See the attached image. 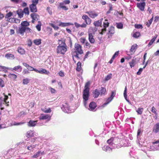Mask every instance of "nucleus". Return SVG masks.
Returning a JSON list of instances; mask_svg holds the SVG:
<instances>
[{"instance_id": "nucleus-1", "label": "nucleus", "mask_w": 159, "mask_h": 159, "mask_svg": "<svg viewBox=\"0 0 159 159\" xmlns=\"http://www.w3.org/2000/svg\"><path fill=\"white\" fill-rule=\"evenodd\" d=\"M59 45L56 49V52L57 54H64L67 50V46L64 40H58Z\"/></svg>"}, {"instance_id": "nucleus-2", "label": "nucleus", "mask_w": 159, "mask_h": 159, "mask_svg": "<svg viewBox=\"0 0 159 159\" xmlns=\"http://www.w3.org/2000/svg\"><path fill=\"white\" fill-rule=\"evenodd\" d=\"M90 84L89 82H87L85 85L83 93V98L84 100V103L85 106H86L87 104V101L88 100L89 95V86Z\"/></svg>"}, {"instance_id": "nucleus-3", "label": "nucleus", "mask_w": 159, "mask_h": 159, "mask_svg": "<svg viewBox=\"0 0 159 159\" xmlns=\"http://www.w3.org/2000/svg\"><path fill=\"white\" fill-rule=\"evenodd\" d=\"M142 134V132L141 129H139L137 131V140L136 143L140 147H141L144 146V143L145 140L143 139L141 137V135Z\"/></svg>"}, {"instance_id": "nucleus-4", "label": "nucleus", "mask_w": 159, "mask_h": 159, "mask_svg": "<svg viewBox=\"0 0 159 159\" xmlns=\"http://www.w3.org/2000/svg\"><path fill=\"white\" fill-rule=\"evenodd\" d=\"M75 51L74 53V56L77 58H79L78 55L83 53V52L82 49V47L80 45L77 43L75 44Z\"/></svg>"}, {"instance_id": "nucleus-5", "label": "nucleus", "mask_w": 159, "mask_h": 159, "mask_svg": "<svg viewBox=\"0 0 159 159\" xmlns=\"http://www.w3.org/2000/svg\"><path fill=\"white\" fill-rule=\"evenodd\" d=\"M4 96V98L1 97L0 98V108L1 110H3L4 108L2 107L3 105H5L7 106H8L9 102L7 101V100L8 99V96L5 95L4 93H3Z\"/></svg>"}, {"instance_id": "nucleus-6", "label": "nucleus", "mask_w": 159, "mask_h": 159, "mask_svg": "<svg viewBox=\"0 0 159 159\" xmlns=\"http://www.w3.org/2000/svg\"><path fill=\"white\" fill-rule=\"evenodd\" d=\"M61 109L62 111L65 113H70L71 112L70 110V106L68 103L66 102H63L62 104Z\"/></svg>"}, {"instance_id": "nucleus-7", "label": "nucleus", "mask_w": 159, "mask_h": 159, "mask_svg": "<svg viewBox=\"0 0 159 159\" xmlns=\"http://www.w3.org/2000/svg\"><path fill=\"white\" fill-rule=\"evenodd\" d=\"M51 116L50 114H41L38 118L40 120H47V121H48L50 120Z\"/></svg>"}, {"instance_id": "nucleus-8", "label": "nucleus", "mask_w": 159, "mask_h": 159, "mask_svg": "<svg viewBox=\"0 0 159 159\" xmlns=\"http://www.w3.org/2000/svg\"><path fill=\"white\" fill-rule=\"evenodd\" d=\"M120 139L117 138H114L113 148H119L121 146L120 145Z\"/></svg>"}, {"instance_id": "nucleus-9", "label": "nucleus", "mask_w": 159, "mask_h": 159, "mask_svg": "<svg viewBox=\"0 0 159 159\" xmlns=\"http://www.w3.org/2000/svg\"><path fill=\"white\" fill-rule=\"evenodd\" d=\"M22 68L20 65L15 66L13 68L10 67V68H8V70L12 71H15L17 72H21L22 71Z\"/></svg>"}, {"instance_id": "nucleus-10", "label": "nucleus", "mask_w": 159, "mask_h": 159, "mask_svg": "<svg viewBox=\"0 0 159 159\" xmlns=\"http://www.w3.org/2000/svg\"><path fill=\"white\" fill-rule=\"evenodd\" d=\"M109 24V23L108 22V20L107 19L105 20L103 24V27L104 28L102 30L101 32L100 33V34H103V33L106 31V28L108 27Z\"/></svg>"}, {"instance_id": "nucleus-11", "label": "nucleus", "mask_w": 159, "mask_h": 159, "mask_svg": "<svg viewBox=\"0 0 159 159\" xmlns=\"http://www.w3.org/2000/svg\"><path fill=\"white\" fill-rule=\"evenodd\" d=\"M32 19V22L34 23L35 20H38L39 19V16L36 13H33L30 15Z\"/></svg>"}, {"instance_id": "nucleus-12", "label": "nucleus", "mask_w": 159, "mask_h": 159, "mask_svg": "<svg viewBox=\"0 0 159 159\" xmlns=\"http://www.w3.org/2000/svg\"><path fill=\"white\" fill-rule=\"evenodd\" d=\"M36 72L41 74H45L48 75H49L50 73L49 71L43 68H40L39 70L37 69Z\"/></svg>"}, {"instance_id": "nucleus-13", "label": "nucleus", "mask_w": 159, "mask_h": 159, "mask_svg": "<svg viewBox=\"0 0 159 159\" xmlns=\"http://www.w3.org/2000/svg\"><path fill=\"white\" fill-rule=\"evenodd\" d=\"M145 3L144 2H140L137 4V7L142 11H144V9L145 6Z\"/></svg>"}, {"instance_id": "nucleus-14", "label": "nucleus", "mask_w": 159, "mask_h": 159, "mask_svg": "<svg viewBox=\"0 0 159 159\" xmlns=\"http://www.w3.org/2000/svg\"><path fill=\"white\" fill-rule=\"evenodd\" d=\"M14 150L12 149H11L8 150L6 155L5 157L7 159L10 158L14 154Z\"/></svg>"}, {"instance_id": "nucleus-15", "label": "nucleus", "mask_w": 159, "mask_h": 159, "mask_svg": "<svg viewBox=\"0 0 159 159\" xmlns=\"http://www.w3.org/2000/svg\"><path fill=\"white\" fill-rule=\"evenodd\" d=\"M86 13L89 15L90 17L92 18H95L98 15V13L93 11H87Z\"/></svg>"}, {"instance_id": "nucleus-16", "label": "nucleus", "mask_w": 159, "mask_h": 159, "mask_svg": "<svg viewBox=\"0 0 159 159\" xmlns=\"http://www.w3.org/2000/svg\"><path fill=\"white\" fill-rule=\"evenodd\" d=\"M82 18L84 20L86 24L87 25H90V24L91 20L87 15H83L82 17Z\"/></svg>"}, {"instance_id": "nucleus-17", "label": "nucleus", "mask_w": 159, "mask_h": 159, "mask_svg": "<svg viewBox=\"0 0 159 159\" xmlns=\"http://www.w3.org/2000/svg\"><path fill=\"white\" fill-rule=\"evenodd\" d=\"M139 61V59L138 58L134 57L131 61L129 63L130 67L132 68L134 67L137 63L136 61Z\"/></svg>"}, {"instance_id": "nucleus-18", "label": "nucleus", "mask_w": 159, "mask_h": 159, "mask_svg": "<svg viewBox=\"0 0 159 159\" xmlns=\"http://www.w3.org/2000/svg\"><path fill=\"white\" fill-rule=\"evenodd\" d=\"M38 120H30L29 122L27 123V125L29 127H34L38 123H37Z\"/></svg>"}, {"instance_id": "nucleus-19", "label": "nucleus", "mask_w": 159, "mask_h": 159, "mask_svg": "<svg viewBox=\"0 0 159 159\" xmlns=\"http://www.w3.org/2000/svg\"><path fill=\"white\" fill-rule=\"evenodd\" d=\"M58 25L59 26L61 27H65L70 26V25H73L74 24L73 23H71L69 22H59Z\"/></svg>"}, {"instance_id": "nucleus-20", "label": "nucleus", "mask_w": 159, "mask_h": 159, "mask_svg": "<svg viewBox=\"0 0 159 159\" xmlns=\"http://www.w3.org/2000/svg\"><path fill=\"white\" fill-rule=\"evenodd\" d=\"M96 103L93 102H91L89 106V110L91 111H94L95 108L96 107Z\"/></svg>"}, {"instance_id": "nucleus-21", "label": "nucleus", "mask_w": 159, "mask_h": 159, "mask_svg": "<svg viewBox=\"0 0 159 159\" xmlns=\"http://www.w3.org/2000/svg\"><path fill=\"white\" fill-rule=\"evenodd\" d=\"M30 11L32 12H36L37 11V9L36 5L33 4H31L30 6Z\"/></svg>"}, {"instance_id": "nucleus-22", "label": "nucleus", "mask_w": 159, "mask_h": 159, "mask_svg": "<svg viewBox=\"0 0 159 159\" xmlns=\"http://www.w3.org/2000/svg\"><path fill=\"white\" fill-rule=\"evenodd\" d=\"M153 132L157 133L159 132V122L156 123L154 126Z\"/></svg>"}, {"instance_id": "nucleus-23", "label": "nucleus", "mask_w": 159, "mask_h": 159, "mask_svg": "<svg viewBox=\"0 0 159 159\" xmlns=\"http://www.w3.org/2000/svg\"><path fill=\"white\" fill-rule=\"evenodd\" d=\"M44 153L43 151H39L35 153L32 156L33 158H37L38 157L41 156Z\"/></svg>"}, {"instance_id": "nucleus-24", "label": "nucleus", "mask_w": 159, "mask_h": 159, "mask_svg": "<svg viewBox=\"0 0 159 159\" xmlns=\"http://www.w3.org/2000/svg\"><path fill=\"white\" fill-rule=\"evenodd\" d=\"M25 32V27L22 26L19 28L18 33L22 35H23Z\"/></svg>"}, {"instance_id": "nucleus-25", "label": "nucleus", "mask_w": 159, "mask_h": 159, "mask_svg": "<svg viewBox=\"0 0 159 159\" xmlns=\"http://www.w3.org/2000/svg\"><path fill=\"white\" fill-rule=\"evenodd\" d=\"M58 158V156L55 154L49 153L47 159H57Z\"/></svg>"}, {"instance_id": "nucleus-26", "label": "nucleus", "mask_w": 159, "mask_h": 159, "mask_svg": "<svg viewBox=\"0 0 159 159\" xmlns=\"http://www.w3.org/2000/svg\"><path fill=\"white\" fill-rule=\"evenodd\" d=\"M89 40L90 42L91 43H94L95 40L93 38V36L92 33H89Z\"/></svg>"}, {"instance_id": "nucleus-27", "label": "nucleus", "mask_w": 159, "mask_h": 159, "mask_svg": "<svg viewBox=\"0 0 159 159\" xmlns=\"http://www.w3.org/2000/svg\"><path fill=\"white\" fill-rule=\"evenodd\" d=\"M113 142L114 138L112 137L108 140L107 141V143L111 147L113 148Z\"/></svg>"}, {"instance_id": "nucleus-28", "label": "nucleus", "mask_w": 159, "mask_h": 159, "mask_svg": "<svg viewBox=\"0 0 159 159\" xmlns=\"http://www.w3.org/2000/svg\"><path fill=\"white\" fill-rule=\"evenodd\" d=\"M34 133L33 131L31 130L28 131L26 134V136L27 137V139L32 137ZM26 140H28L27 139H26Z\"/></svg>"}, {"instance_id": "nucleus-29", "label": "nucleus", "mask_w": 159, "mask_h": 159, "mask_svg": "<svg viewBox=\"0 0 159 159\" xmlns=\"http://www.w3.org/2000/svg\"><path fill=\"white\" fill-rule=\"evenodd\" d=\"M112 148L111 147H109L108 146L105 145L103 147H102L103 150L106 152H111V151Z\"/></svg>"}, {"instance_id": "nucleus-30", "label": "nucleus", "mask_w": 159, "mask_h": 159, "mask_svg": "<svg viewBox=\"0 0 159 159\" xmlns=\"http://www.w3.org/2000/svg\"><path fill=\"white\" fill-rule=\"evenodd\" d=\"M157 34H156L153 37V38L151 40L150 42L148 44V47H149L155 41L156 38H157Z\"/></svg>"}, {"instance_id": "nucleus-31", "label": "nucleus", "mask_w": 159, "mask_h": 159, "mask_svg": "<svg viewBox=\"0 0 159 159\" xmlns=\"http://www.w3.org/2000/svg\"><path fill=\"white\" fill-rule=\"evenodd\" d=\"M137 45L136 44L132 45L130 49V52L134 53L135 52V50L137 48Z\"/></svg>"}, {"instance_id": "nucleus-32", "label": "nucleus", "mask_w": 159, "mask_h": 159, "mask_svg": "<svg viewBox=\"0 0 159 159\" xmlns=\"http://www.w3.org/2000/svg\"><path fill=\"white\" fill-rule=\"evenodd\" d=\"M36 145V144L28 145L27 147V149L30 151H33L34 148H35Z\"/></svg>"}, {"instance_id": "nucleus-33", "label": "nucleus", "mask_w": 159, "mask_h": 159, "mask_svg": "<svg viewBox=\"0 0 159 159\" xmlns=\"http://www.w3.org/2000/svg\"><path fill=\"white\" fill-rule=\"evenodd\" d=\"M93 94L94 98H97L100 94V92L98 90L96 89L93 93Z\"/></svg>"}, {"instance_id": "nucleus-34", "label": "nucleus", "mask_w": 159, "mask_h": 159, "mask_svg": "<svg viewBox=\"0 0 159 159\" xmlns=\"http://www.w3.org/2000/svg\"><path fill=\"white\" fill-rule=\"evenodd\" d=\"M17 13L20 18H21L23 17L24 12L21 10H17Z\"/></svg>"}, {"instance_id": "nucleus-35", "label": "nucleus", "mask_w": 159, "mask_h": 159, "mask_svg": "<svg viewBox=\"0 0 159 159\" xmlns=\"http://www.w3.org/2000/svg\"><path fill=\"white\" fill-rule=\"evenodd\" d=\"M64 5L65 4L63 2H60L59 3V6L61 8H62L65 10L66 11L68 10V7L65 6Z\"/></svg>"}, {"instance_id": "nucleus-36", "label": "nucleus", "mask_w": 159, "mask_h": 159, "mask_svg": "<svg viewBox=\"0 0 159 159\" xmlns=\"http://www.w3.org/2000/svg\"><path fill=\"white\" fill-rule=\"evenodd\" d=\"M8 77L11 79L15 80L16 79L17 76L15 74L10 73L8 75Z\"/></svg>"}, {"instance_id": "nucleus-37", "label": "nucleus", "mask_w": 159, "mask_h": 159, "mask_svg": "<svg viewBox=\"0 0 159 159\" xmlns=\"http://www.w3.org/2000/svg\"><path fill=\"white\" fill-rule=\"evenodd\" d=\"M5 57L7 59H14V56L13 55L10 53H7L5 55Z\"/></svg>"}, {"instance_id": "nucleus-38", "label": "nucleus", "mask_w": 159, "mask_h": 159, "mask_svg": "<svg viewBox=\"0 0 159 159\" xmlns=\"http://www.w3.org/2000/svg\"><path fill=\"white\" fill-rule=\"evenodd\" d=\"M112 98H111L110 97H109L106 100L105 102L103 104L102 106L103 107H105L107 105L109 104L112 100Z\"/></svg>"}, {"instance_id": "nucleus-39", "label": "nucleus", "mask_w": 159, "mask_h": 159, "mask_svg": "<svg viewBox=\"0 0 159 159\" xmlns=\"http://www.w3.org/2000/svg\"><path fill=\"white\" fill-rule=\"evenodd\" d=\"M114 32V28L113 26H111L108 30V34H113Z\"/></svg>"}, {"instance_id": "nucleus-40", "label": "nucleus", "mask_w": 159, "mask_h": 159, "mask_svg": "<svg viewBox=\"0 0 159 159\" xmlns=\"http://www.w3.org/2000/svg\"><path fill=\"white\" fill-rule=\"evenodd\" d=\"M81 63L80 61L77 63V67L76 69L77 71L79 72L81 71Z\"/></svg>"}, {"instance_id": "nucleus-41", "label": "nucleus", "mask_w": 159, "mask_h": 159, "mask_svg": "<svg viewBox=\"0 0 159 159\" xmlns=\"http://www.w3.org/2000/svg\"><path fill=\"white\" fill-rule=\"evenodd\" d=\"M21 25L22 26L26 27L30 25L29 23L26 21H24L21 22Z\"/></svg>"}, {"instance_id": "nucleus-42", "label": "nucleus", "mask_w": 159, "mask_h": 159, "mask_svg": "<svg viewBox=\"0 0 159 159\" xmlns=\"http://www.w3.org/2000/svg\"><path fill=\"white\" fill-rule=\"evenodd\" d=\"M34 43L36 45H38L41 44V40L40 39H36L34 41Z\"/></svg>"}, {"instance_id": "nucleus-43", "label": "nucleus", "mask_w": 159, "mask_h": 159, "mask_svg": "<svg viewBox=\"0 0 159 159\" xmlns=\"http://www.w3.org/2000/svg\"><path fill=\"white\" fill-rule=\"evenodd\" d=\"M100 94L101 95H105V93L106 92V89L105 88L102 87L101 88V89L100 91Z\"/></svg>"}, {"instance_id": "nucleus-44", "label": "nucleus", "mask_w": 159, "mask_h": 159, "mask_svg": "<svg viewBox=\"0 0 159 159\" xmlns=\"http://www.w3.org/2000/svg\"><path fill=\"white\" fill-rule=\"evenodd\" d=\"M18 52L19 53L21 54H23L25 53V51L24 49L21 48H18Z\"/></svg>"}, {"instance_id": "nucleus-45", "label": "nucleus", "mask_w": 159, "mask_h": 159, "mask_svg": "<svg viewBox=\"0 0 159 159\" xmlns=\"http://www.w3.org/2000/svg\"><path fill=\"white\" fill-rule=\"evenodd\" d=\"M41 110L43 112L45 113H49L51 112V110L50 108H48V109L42 108Z\"/></svg>"}, {"instance_id": "nucleus-46", "label": "nucleus", "mask_w": 159, "mask_h": 159, "mask_svg": "<svg viewBox=\"0 0 159 159\" xmlns=\"http://www.w3.org/2000/svg\"><path fill=\"white\" fill-rule=\"evenodd\" d=\"M102 24L101 21L99 20H98L96 21H95L93 23V25L95 26H99L101 25Z\"/></svg>"}, {"instance_id": "nucleus-47", "label": "nucleus", "mask_w": 159, "mask_h": 159, "mask_svg": "<svg viewBox=\"0 0 159 159\" xmlns=\"http://www.w3.org/2000/svg\"><path fill=\"white\" fill-rule=\"evenodd\" d=\"M24 122H13L12 123V125H22L25 123Z\"/></svg>"}, {"instance_id": "nucleus-48", "label": "nucleus", "mask_w": 159, "mask_h": 159, "mask_svg": "<svg viewBox=\"0 0 159 159\" xmlns=\"http://www.w3.org/2000/svg\"><path fill=\"white\" fill-rule=\"evenodd\" d=\"M30 81V80L28 78H25L23 80V83L24 84H27Z\"/></svg>"}, {"instance_id": "nucleus-49", "label": "nucleus", "mask_w": 159, "mask_h": 159, "mask_svg": "<svg viewBox=\"0 0 159 159\" xmlns=\"http://www.w3.org/2000/svg\"><path fill=\"white\" fill-rule=\"evenodd\" d=\"M116 27L119 29H122L123 28V25L121 23H116Z\"/></svg>"}, {"instance_id": "nucleus-50", "label": "nucleus", "mask_w": 159, "mask_h": 159, "mask_svg": "<svg viewBox=\"0 0 159 159\" xmlns=\"http://www.w3.org/2000/svg\"><path fill=\"white\" fill-rule=\"evenodd\" d=\"M127 87H125V90L124 91V97H125V99L126 100V101L129 102V101L127 100Z\"/></svg>"}, {"instance_id": "nucleus-51", "label": "nucleus", "mask_w": 159, "mask_h": 159, "mask_svg": "<svg viewBox=\"0 0 159 159\" xmlns=\"http://www.w3.org/2000/svg\"><path fill=\"white\" fill-rule=\"evenodd\" d=\"M143 109L142 108H138L137 110H136V111L137 112V113L139 115H140L142 114V112H143Z\"/></svg>"}, {"instance_id": "nucleus-52", "label": "nucleus", "mask_w": 159, "mask_h": 159, "mask_svg": "<svg viewBox=\"0 0 159 159\" xmlns=\"http://www.w3.org/2000/svg\"><path fill=\"white\" fill-rule=\"evenodd\" d=\"M153 16L149 20H148L146 24L147 26L149 27L151 25L153 20Z\"/></svg>"}, {"instance_id": "nucleus-53", "label": "nucleus", "mask_w": 159, "mask_h": 159, "mask_svg": "<svg viewBox=\"0 0 159 159\" xmlns=\"http://www.w3.org/2000/svg\"><path fill=\"white\" fill-rule=\"evenodd\" d=\"M25 14L28 15L29 14V11L28 7H26L22 11Z\"/></svg>"}, {"instance_id": "nucleus-54", "label": "nucleus", "mask_w": 159, "mask_h": 159, "mask_svg": "<svg viewBox=\"0 0 159 159\" xmlns=\"http://www.w3.org/2000/svg\"><path fill=\"white\" fill-rule=\"evenodd\" d=\"M140 35V33L139 32H136L134 34L133 37L134 38H138Z\"/></svg>"}, {"instance_id": "nucleus-55", "label": "nucleus", "mask_w": 159, "mask_h": 159, "mask_svg": "<svg viewBox=\"0 0 159 159\" xmlns=\"http://www.w3.org/2000/svg\"><path fill=\"white\" fill-rule=\"evenodd\" d=\"M50 25L53 27L54 29L55 30H57L59 29V27L56 26L54 24L52 23H50Z\"/></svg>"}, {"instance_id": "nucleus-56", "label": "nucleus", "mask_w": 159, "mask_h": 159, "mask_svg": "<svg viewBox=\"0 0 159 159\" xmlns=\"http://www.w3.org/2000/svg\"><path fill=\"white\" fill-rule=\"evenodd\" d=\"M27 69L30 71H34L36 72V69L34 68L33 67L31 66H30L29 65V66H28V67L27 68Z\"/></svg>"}, {"instance_id": "nucleus-57", "label": "nucleus", "mask_w": 159, "mask_h": 159, "mask_svg": "<svg viewBox=\"0 0 159 159\" xmlns=\"http://www.w3.org/2000/svg\"><path fill=\"white\" fill-rule=\"evenodd\" d=\"M32 30L29 27H25V32L27 33L31 32Z\"/></svg>"}, {"instance_id": "nucleus-58", "label": "nucleus", "mask_w": 159, "mask_h": 159, "mask_svg": "<svg viewBox=\"0 0 159 159\" xmlns=\"http://www.w3.org/2000/svg\"><path fill=\"white\" fill-rule=\"evenodd\" d=\"M134 27L137 29H142L143 28L142 25L140 24H135L134 25Z\"/></svg>"}, {"instance_id": "nucleus-59", "label": "nucleus", "mask_w": 159, "mask_h": 159, "mask_svg": "<svg viewBox=\"0 0 159 159\" xmlns=\"http://www.w3.org/2000/svg\"><path fill=\"white\" fill-rule=\"evenodd\" d=\"M119 54V51H117L115 52L114 54L113 55L112 58L113 59H114L115 57H117Z\"/></svg>"}, {"instance_id": "nucleus-60", "label": "nucleus", "mask_w": 159, "mask_h": 159, "mask_svg": "<svg viewBox=\"0 0 159 159\" xmlns=\"http://www.w3.org/2000/svg\"><path fill=\"white\" fill-rule=\"evenodd\" d=\"M4 86V82L0 78V86L1 87H3Z\"/></svg>"}, {"instance_id": "nucleus-61", "label": "nucleus", "mask_w": 159, "mask_h": 159, "mask_svg": "<svg viewBox=\"0 0 159 159\" xmlns=\"http://www.w3.org/2000/svg\"><path fill=\"white\" fill-rule=\"evenodd\" d=\"M12 15V13L11 12H9L7 13L6 16V18H10Z\"/></svg>"}, {"instance_id": "nucleus-62", "label": "nucleus", "mask_w": 159, "mask_h": 159, "mask_svg": "<svg viewBox=\"0 0 159 159\" xmlns=\"http://www.w3.org/2000/svg\"><path fill=\"white\" fill-rule=\"evenodd\" d=\"M151 111L154 114H157L156 112L157 110L155 107L153 106L151 108Z\"/></svg>"}, {"instance_id": "nucleus-63", "label": "nucleus", "mask_w": 159, "mask_h": 159, "mask_svg": "<svg viewBox=\"0 0 159 159\" xmlns=\"http://www.w3.org/2000/svg\"><path fill=\"white\" fill-rule=\"evenodd\" d=\"M80 42L82 44H84L86 40L84 38H81L80 39Z\"/></svg>"}, {"instance_id": "nucleus-64", "label": "nucleus", "mask_w": 159, "mask_h": 159, "mask_svg": "<svg viewBox=\"0 0 159 159\" xmlns=\"http://www.w3.org/2000/svg\"><path fill=\"white\" fill-rule=\"evenodd\" d=\"M59 75L63 77L64 76V72L62 71H60L58 73Z\"/></svg>"}]
</instances>
